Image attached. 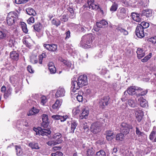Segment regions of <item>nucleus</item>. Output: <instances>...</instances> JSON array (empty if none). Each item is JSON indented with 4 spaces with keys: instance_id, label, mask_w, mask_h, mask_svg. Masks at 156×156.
<instances>
[{
    "instance_id": "79ce46f5",
    "label": "nucleus",
    "mask_w": 156,
    "mask_h": 156,
    "mask_svg": "<svg viewBox=\"0 0 156 156\" xmlns=\"http://www.w3.org/2000/svg\"><path fill=\"white\" fill-rule=\"evenodd\" d=\"M151 53H150L148 55L146 56L143 59L141 60L142 62H147L151 57Z\"/></svg>"
},
{
    "instance_id": "f8f14e48",
    "label": "nucleus",
    "mask_w": 156,
    "mask_h": 156,
    "mask_svg": "<svg viewBox=\"0 0 156 156\" xmlns=\"http://www.w3.org/2000/svg\"><path fill=\"white\" fill-rule=\"evenodd\" d=\"M142 90V89L141 88L135 86H132L129 87L126 91L129 95H133L135 94V90Z\"/></svg>"
},
{
    "instance_id": "4be33fe9",
    "label": "nucleus",
    "mask_w": 156,
    "mask_h": 156,
    "mask_svg": "<svg viewBox=\"0 0 156 156\" xmlns=\"http://www.w3.org/2000/svg\"><path fill=\"white\" fill-rule=\"evenodd\" d=\"M137 57L139 59H141L145 55V52L141 48H138L136 51Z\"/></svg>"
},
{
    "instance_id": "69168bd1",
    "label": "nucleus",
    "mask_w": 156,
    "mask_h": 156,
    "mask_svg": "<svg viewBox=\"0 0 156 156\" xmlns=\"http://www.w3.org/2000/svg\"><path fill=\"white\" fill-rule=\"evenodd\" d=\"M66 37L65 38V39H69L70 37V33L69 30H68L65 33Z\"/></svg>"
},
{
    "instance_id": "774afa93",
    "label": "nucleus",
    "mask_w": 156,
    "mask_h": 156,
    "mask_svg": "<svg viewBox=\"0 0 156 156\" xmlns=\"http://www.w3.org/2000/svg\"><path fill=\"white\" fill-rule=\"evenodd\" d=\"M44 57L43 54L42 55H40L39 57V63L41 64L42 63V60L43 58Z\"/></svg>"
},
{
    "instance_id": "c85d7f7f",
    "label": "nucleus",
    "mask_w": 156,
    "mask_h": 156,
    "mask_svg": "<svg viewBox=\"0 0 156 156\" xmlns=\"http://www.w3.org/2000/svg\"><path fill=\"white\" fill-rule=\"evenodd\" d=\"M98 124L97 123H94L92 124L91 126V131L94 133L97 134L98 133Z\"/></svg>"
},
{
    "instance_id": "5fc2aeb1",
    "label": "nucleus",
    "mask_w": 156,
    "mask_h": 156,
    "mask_svg": "<svg viewBox=\"0 0 156 156\" xmlns=\"http://www.w3.org/2000/svg\"><path fill=\"white\" fill-rule=\"evenodd\" d=\"M127 92L126 91L124 92V94L122 95V97L121 98V100L122 101H124L127 98L126 96H127Z\"/></svg>"
},
{
    "instance_id": "c9c22d12",
    "label": "nucleus",
    "mask_w": 156,
    "mask_h": 156,
    "mask_svg": "<svg viewBox=\"0 0 156 156\" xmlns=\"http://www.w3.org/2000/svg\"><path fill=\"white\" fill-rule=\"evenodd\" d=\"M128 104L129 106L134 108L136 105V101L135 100L131 99L128 100Z\"/></svg>"
},
{
    "instance_id": "6e6552de",
    "label": "nucleus",
    "mask_w": 156,
    "mask_h": 156,
    "mask_svg": "<svg viewBox=\"0 0 156 156\" xmlns=\"http://www.w3.org/2000/svg\"><path fill=\"white\" fill-rule=\"evenodd\" d=\"M135 33L136 36L138 37L142 38L144 37V30L141 26L137 25L136 28Z\"/></svg>"
},
{
    "instance_id": "ddd939ff",
    "label": "nucleus",
    "mask_w": 156,
    "mask_h": 156,
    "mask_svg": "<svg viewBox=\"0 0 156 156\" xmlns=\"http://www.w3.org/2000/svg\"><path fill=\"white\" fill-rule=\"evenodd\" d=\"M89 111L87 108L85 107H83L82 109V112L80 115L81 119H87L89 115Z\"/></svg>"
},
{
    "instance_id": "393cba45",
    "label": "nucleus",
    "mask_w": 156,
    "mask_h": 156,
    "mask_svg": "<svg viewBox=\"0 0 156 156\" xmlns=\"http://www.w3.org/2000/svg\"><path fill=\"white\" fill-rule=\"evenodd\" d=\"M12 89L10 87H8L6 90L4 95V98L7 99L11 94Z\"/></svg>"
},
{
    "instance_id": "dca6fc26",
    "label": "nucleus",
    "mask_w": 156,
    "mask_h": 156,
    "mask_svg": "<svg viewBox=\"0 0 156 156\" xmlns=\"http://www.w3.org/2000/svg\"><path fill=\"white\" fill-rule=\"evenodd\" d=\"M87 6L89 9L96 10L98 9V6L94 3L93 0H88L87 2Z\"/></svg>"
},
{
    "instance_id": "39448f33",
    "label": "nucleus",
    "mask_w": 156,
    "mask_h": 156,
    "mask_svg": "<svg viewBox=\"0 0 156 156\" xmlns=\"http://www.w3.org/2000/svg\"><path fill=\"white\" fill-rule=\"evenodd\" d=\"M133 128L132 125L126 122H122L120 126V131L121 133L126 135L129 133L130 129Z\"/></svg>"
},
{
    "instance_id": "a211bd4d",
    "label": "nucleus",
    "mask_w": 156,
    "mask_h": 156,
    "mask_svg": "<svg viewBox=\"0 0 156 156\" xmlns=\"http://www.w3.org/2000/svg\"><path fill=\"white\" fill-rule=\"evenodd\" d=\"M19 56L18 53L16 51H13L10 53V57L12 59L17 61L19 59Z\"/></svg>"
},
{
    "instance_id": "bf43d9fd",
    "label": "nucleus",
    "mask_w": 156,
    "mask_h": 156,
    "mask_svg": "<svg viewBox=\"0 0 156 156\" xmlns=\"http://www.w3.org/2000/svg\"><path fill=\"white\" fill-rule=\"evenodd\" d=\"M60 115H54L51 116V117L54 120L60 119Z\"/></svg>"
},
{
    "instance_id": "338daca9",
    "label": "nucleus",
    "mask_w": 156,
    "mask_h": 156,
    "mask_svg": "<svg viewBox=\"0 0 156 156\" xmlns=\"http://www.w3.org/2000/svg\"><path fill=\"white\" fill-rule=\"evenodd\" d=\"M23 43L26 44V46L28 47L29 48H30L31 46V44L29 43L27 41H25Z\"/></svg>"
},
{
    "instance_id": "e433bc0d",
    "label": "nucleus",
    "mask_w": 156,
    "mask_h": 156,
    "mask_svg": "<svg viewBox=\"0 0 156 156\" xmlns=\"http://www.w3.org/2000/svg\"><path fill=\"white\" fill-rule=\"evenodd\" d=\"M52 23L53 25L58 27L60 25L61 22L58 19L55 18L52 20Z\"/></svg>"
},
{
    "instance_id": "6ab92c4d",
    "label": "nucleus",
    "mask_w": 156,
    "mask_h": 156,
    "mask_svg": "<svg viewBox=\"0 0 156 156\" xmlns=\"http://www.w3.org/2000/svg\"><path fill=\"white\" fill-rule=\"evenodd\" d=\"M78 125L77 121L75 120H72L71 121L70 129V133H73L74 132L75 129Z\"/></svg>"
},
{
    "instance_id": "864d4df0",
    "label": "nucleus",
    "mask_w": 156,
    "mask_h": 156,
    "mask_svg": "<svg viewBox=\"0 0 156 156\" xmlns=\"http://www.w3.org/2000/svg\"><path fill=\"white\" fill-rule=\"evenodd\" d=\"M68 118V116L67 115H63V116L60 115V119L61 122H63L66 120Z\"/></svg>"
},
{
    "instance_id": "bb28decb",
    "label": "nucleus",
    "mask_w": 156,
    "mask_h": 156,
    "mask_svg": "<svg viewBox=\"0 0 156 156\" xmlns=\"http://www.w3.org/2000/svg\"><path fill=\"white\" fill-rule=\"evenodd\" d=\"M39 112V110L38 109L33 107L28 113L27 115L28 116H30L34 115L35 114Z\"/></svg>"
},
{
    "instance_id": "9b49d317",
    "label": "nucleus",
    "mask_w": 156,
    "mask_h": 156,
    "mask_svg": "<svg viewBox=\"0 0 156 156\" xmlns=\"http://www.w3.org/2000/svg\"><path fill=\"white\" fill-rule=\"evenodd\" d=\"M135 116L138 121L140 122L142 120L144 116V113L141 110L137 108L135 109Z\"/></svg>"
},
{
    "instance_id": "4d7b16f0",
    "label": "nucleus",
    "mask_w": 156,
    "mask_h": 156,
    "mask_svg": "<svg viewBox=\"0 0 156 156\" xmlns=\"http://www.w3.org/2000/svg\"><path fill=\"white\" fill-rule=\"evenodd\" d=\"M136 134L138 135L139 136H143L144 134V133L141 132L139 128L137 127H136Z\"/></svg>"
},
{
    "instance_id": "5701e85b",
    "label": "nucleus",
    "mask_w": 156,
    "mask_h": 156,
    "mask_svg": "<svg viewBox=\"0 0 156 156\" xmlns=\"http://www.w3.org/2000/svg\"><path fill=\"white\" fill-rule=\"evenodd\" d=\"M140 101V105L143 107H146L148 105L147 101L142 97H141L139 98Z\"/></svg>"
},
{
    "instance_id": "4468645a",
    "label": "nucleus",
    "mask_w": 156,
    "mask_h": 156,
    "mask_svg": "<svg viewBox=\"0 0 156 156\" xmlns=\"http://www.w3.org/2000/svg\"><path fill=\"white\" fill-rule=\"evenodd\" d=\"M65 90L64 88L59 87L56 93L55 96L57 98L63 97L65 95Z\"/></svg>"
},
{
    "instance_id": "0eeeda50",
    "label": "nucleus",
    "mask_w": 156,
    "mask_h": 156,
    "mask_svg": "<svg viewBox=\"0 0 156 156\" xmlns=\"http://www.w3.org/2000/svg\"><path fill=\"white\" fill-rule=\"evenodd\" d=\"M62 136V133L59 132H57L53 134L52 137L58 144H59L63 141Z\"/></svg>"
},
{
    "instance_id": "37998d69",
    "label": "nucleus",
    "mask_w": 156,
    "mask_h": 156,
    "mask_svg": "<svg viewBox=\"0 0 156 156\" xmlns=\"http://www.w3.org/2000/svg\"><path fill=\"white\" fill-rule=\"evenodd\" d=\"M118 7V5L117 4L115 3L112 6L110 9V10L111 11H115L117 10Z\"/></svg>"
},
{
    "instance_id": "423d86ee",
    "label": "nucleus",
    "mask_w": 156,
    "mask_h": 156,
    "mask_svg": "<svg viewBox=\"0 0 156 156\" xmlns=\"http://www.w3.org/2000/svg\"><path fill=\"white\" fill-rule=\"evenodd\" d=\"M109 103V98L108 96L104 97L101 98L99 102V107L103 109Z\"/></svg>"
},
{
    "instance_id": "09e8293b",
    "label": "nucleus",
    "mask_w": 156,
    "mask_h": 156,
    "mask_svg": "<svg viewBox=\"0 0 156 156\" xmlns=\"http://www.w3.org/2000/svg\"><path fill=\"white\" fill-rule=\"evenodd\" d=\"M148 41L152 44H155L156 43V37H154L148 39Z\"/></svg>"
},
{
    "instance_id": "2eb2a0df",
    "label": "nucleus",
    "mask_w": 156,
    "mask_h": 156,
    "mask_svg": "<svg viewBox=\"0 0 156 156\" xmlns=\"http://www.w3.org/2000/svg\"><path fill=\"white\" fill-rule=\"evenodd\" d=\"M106 138L109 141H111L114 137L115 135L113 131L107 130L106 131Z\"/></svg>"
},
{
    "instance_id": "f704fd0d",
    "label": "nucleus",
    "mask_w": 156,
    "mask_h": 156,
    "mask_svg": "<svg viewBox=\"0 0 156 156\" xmlns=\"http://www.w3.org/2000/svg\"><path fill=\"white\" fill-rule=\"evenodd\" d=\"M98 13H99V16L101 17H102L105 16L106 14V12L105 10L103 11L101 8L98 6Z\"/></svg>"
},
{
    "instance_id": "13d9d810",
    "label": "nucleus",
    "mask_w": 156,
    "mask_h": 156,
    "mask_svg": "<svg viewBox=\"0 0 156 156\" xmlns=\"http://www.w3.org/2000/svg\"><path fill=\"white\" fill-rule=\"evenodd\" d=\"M6 34L4 32L0 30V39H2L6 36Z\"/></svg>"
},
{
    "instance_id": "6e6d98bb",
    "label": "nucleus",
    "mask_w": 156,
    "mask_h": 156,
    "mask_svg": "<svg viewBox=\"0 0 156 156\" xmlns=\"http://www.w3.org/2000/svg\"><path fill=\"white\" fill-rule=\"evenodd\" d=\"M27 70L30 73H33L34 70L33 69L32 67L30 65H28L27 67Z\"/></svg>"
},
{
    "instance_id": "c03bdc74",
    "label": "nucleus",
    "mask_w": 156,
    "mask_h": 156,
    "mask_svg": "<svg viewBox=\"0 0 156 156\" xmlns=\"http://www.w3.org/2000/svg\"><path fill=\"white\" fill-rule=\"evenodd\" d=\"M47 144L49 146H51L53 145H55L56 144H58L54 140H50L48 141L47 143Z\"/></svg>"
},
{
    "instance_id": "a19ab883",
    "label": "nucleus",
    "mask_w": 156,
    "mask_h": 156,
    "mask_svg": "<svg viewBox=\"0 0 156 156\" xmlns=\"http://www.w3.org/2000/svg\"><path fill=\"white\" fill-rule=\"evenodd\" d=\"M30 61L33 64H35L37 62V60L36 56L35 55H32L30 57Z\"/></svg>"
},
{
    "instance_id": "72a5a7b5",
    "label": "nucleus",
    "mask_w": 156,
    "mask_h": 156,
    "mask_svg": "<svg viewBox=\"0 0 156 156\" xmlns=\"http://www.w3.org/2000/svg\"><path fill=\"white\" fill-rule=\"evenodd\" d=\"M20 25L23 31L25 33H27L28 30L27 28L26 24L24 22H20Z\"/></svg>"
},
{
    "instance_id": "7ed1b4c3",
    "label": "nucleus",
    "mask_w": 156,
    "mask_h": 156,
    "mask_svg": "<svg viewBox=\"0 0 156 156\" xmlns=\"http://www.w3.org/2000/svg\"><path fill=\"white\" fill-rule=\"evenodd\" d=\"M94 39V37L91 34H87L83 35L81 38L80 44V46L84 48H90V44Z\"/></svg>"
},
{
    "instance_id": "49530a36",
    "label": "nucleus",
    "mask_w": 156,
    "mask_h": 156,
    "mask_svg": "<svg viewBox=\"0 0 156 156\" xmlns=\"http://www.w3.org/2000/svg\"><path fill=\"white\" fill-rule=\"evenodd\" d=\"M27 1V0H15V2L17 4H20L26 3Z\"/></svg>"
},
{
    "instance_id": "412c9836",
    "label": "nucleus",
    "mask_w": 156,
    "mask_h": 156,
    "mask_svg": "<svg viewBox=\"0 0 156 156\" xmlns=\"http://www.w3.org/2000/svg\"><path fill=\"white\" fill-rule=\"evenodd\" d=\"M59 60L62 62V64H64V66H66V67L68 68H70L71 67L72 64L70 62L62 58H59Z\"/></svg>"
},
{
    "instance_id": "c756f323",
    "label": "nucleus",
    "mask_w": 156,
    "mask_h": 156,
    "mask_svg": "<svg viewBox=\"0 0 156 156\" xmlns=\"http://www.w3.org/2000/svg\"><path fill=\"white\" fill-rule=\"evenodd\" d=\"M35 31L40 32L42 28V25L40 23H37L33 25Z\"/></svg>"
},
{
    "instance_id": "e2e57ef3",
    "label": "nucleus",
    "mask_w": 156,
    "mask_h": 156,
    "mask_svg": "<svg viewBox=\"0 0 156 156\" xmlns=\"http://www.w3.org/2000/svg\"><path fill=\"white\" fill-rule=\"evenodd\" d=\"M92 31L93 33L98 31V22H96L95 25L94 26L93 29L92 30Z\"/></svg>"
},
{
    "instance_id": "8fccbe9b",
    "label": "nucleus",
    "mask_w": 156,
    "mask_h": 156,
    "mask_svg": "<svg viewBox=\"0 0 156 156\" xmlns=\"http://www.w3.org/2000/svg\"><path fill=\"white\" fill-rule=\"evenodd\" d=\"M60 20L62 21L66 22L68 20V16L65 15H63L61 17Z\"/></svg>"
},
{
    "instance_id": "1a4fd4ad",
    "label": "nucleus",
    "mask_w": 156,
    "mask_h": 156,
    "mask_svg": "<svg viewBox=\"0 0 156 156\" xmlns=\"http://www.w3.org/2000/svg\"><path fill=\"white\" fill-rule=\"evenodd\" d=\"M43 46L48 50L53 52L57 50L58 47L57 44H44L43 45Z\"/></svg>"
},
{
    "instance_id": "20e7f679",
    "label": "nucleus",
    "mask_w": 156,
    "mask_h": 156,
    "mask_svg": "<svg viewBox=\"0 0 156 156\" xmlns=\"http://www.w3.org/2000/svg\"><path fill=\"white\" fill-rule=\"evenodd\" d=\"M18 18V15L17 13L14 12H9L6 18L7 24L9 26L13 25L17 21Z\"/></svg>"
},
{
    "instance_id": "4c0bfd02",
    "label": "nucleus",
    "mask_w": 156,
    "mask_h": 156,
    "mask_svg": "<svg viewBox=\"0 0 156 156\" xmlns=\"http://www.w3.org/2000/svg\"><path fill=\"white\" fill-rule=\"evenodd\" d=\"M154 141L156 142V134H155V132L154 131H152L150 134L149 136V138L151 140H153L154 138Z\"/></svg>"
},
{
    "instance_id": "680f3d73",
    "label": "nucleus",
    "mask_w": 156,
    "mask_h": 156,
    "mask_svg": "<svg viewBox=\"0 0 156 156\" xmlns=\"http://www.w3.org/2000/svg\"><path fill=\"white\" fill-rule=\"evenodd\" d=\"M98 153H99L98 154V156H106V154L105 152L103 151H98Z\"/></svg>"
},
{
    "instance_id": "a18cd8bd",
    "label": "nucleus",
    "mask_w": 156,
    "mask_h": 156,
    "mask_svg": "<svg viewBox=\"0 0 156 156\" xmlns=\"http://www.w3.org/2000/svg\"><path fill=\"white\" fill-rule=\"evenodd\" d=\"M52 156H62V153L59 151H57L55 153H52L51 154Z\"/></svg>"
},
{
    "instance_id": "f03ea898",
    "label": "nucleus",
    "mask_w": 156,
    "mask_h": 156,
    "mask_svg": "<svg viewBox=\"0 0 156 156\" xmlns=\"http://www.w3.org/2000/svg\"><path fill=\"white\" fill-rule=\"evenodd\" d=\"M42 120L43 122L41 124V129L37 131H36V134L42 136L44 135L48 136L50 135L51 133V131L48 127L49 122L48 115L46 114L43 115Z\"/></svg>"
},
{
    "instance_id": "de8ad7c7",
    "label": "nucleus",
    "mask_w": 156,
    "mask_h": 156,
    "mask_svg": "<svg viewBox=\"0 0 156 156\" xmlns=\"http://www.w3.org/2000/svg\"><path fill=\"white\" fill-rule=\"evenodd\" d=\"M27 22L29 24H31L34 22V19L33 17H31L28 19Z\"/></svg>"
},
{
    "instance_id": "7c9ffc66",
    "label": "nucleus",
    "mask_w": 156,
    "mask_h": 156,
    "mask_svg": "<svg viewBox=\"0 0 156 156\" xmlns=\"http://www.w3.org/2000/svg\"><path fill=\"white\" fill-rule=\"evenodd\" d=\"M124 134L123 133H119L116 136L115 139L117 141H122L124 139Z\"/></svg>"
},
{
    "instance_id": "a878e982",
    "label": "nucleus",
    "mask_w": 156,
    "mask_h": 156,
    "mask_svg": "<svg viewBox=\"0 0 156 156\" xmlns=\"http://www.w3.org/2000/svg\"><path fill=\"white\" fill-rule=\"evenodd\" d=\"M108 23L104 20H102L98 22V27L104 28L108 26Z\"/></svg>"
},
{
    "instance_id": "b1692460",
    "label": "nucleus",
    "mask_w": 156,
    "mask_h": 156,
    "mask_svg": "<svg viewBox=\"0 0 156 156\" xmlns=\"http://www.w3.org/2000/svg\"><path fill=\"white\" fill-rule=\"evenodd\" d=\"M62 103V100H57L55 103L52 105V108L54 109H58L60 107Z\"/></svg>"
},
{
    "instance_id": "9d476101",
    "label": "nucleus",
    "mask_w": 156,
    "mask_h": 156,
    "mask_svg": "<svg viewBox=\"0 0 156 156\" xmlns=\"http://www.w3.org/2000/svg\"><path fill=\"white\" fill-rule=\"evenodd\" d=\"M119 11L117 16L119 19H124L127 16V10L126 9L123 7L120 8H119Z\"/></svg>"
},
{
    "instance_id": "3c124183",
    "label": "nucleus",
    "mask_w": 156,
    "mask_h": 156,
    "mask_svg": "<svg viewBox=\"0 0 156 156\" xmlns=\"http://www.w3.org/2000/svg\"><path fill=\"white\" fill-rule=\"evenodd\" d=\"M49 70L51 73L52 74L54 73L56 71V69L54 66H52V67L50 68H48Z\"/></svg>"
},
{
    "instance_id": "ea45409f",
    "label": "nucleus",
    "mask_w": 156,
    "mask_h": 156,
    "mask_svg": "<svg viewBox=\"0 0 156 156\" xmlns=\"http://www.w3.org/2000/svg\"><path fill=\"white\" fill-rule=\"evenodd\" d=\"M138 25H140L142 27L143 29L144 30V29L147 28L149 26V24L147 22H142L141 23V24H138Z\"/></svg>"
},
{
    "instance_id": "603ef678",
    "label": "nucleus",
    "mask_w": 156,
    "mask_h": 156,
    "mask_svg": "<svg viewBox=\"0 0 156 156\" xmlns=\"http://www.w3.org/2000/svg\"><path fill=\"white\" fill-rule=\"evenodd\" d=\"M41 103L43 105H44L45 104L47 101V99L44 96H43L41 97Z\"/></svg>"
},
{
    "instance_id": "0e129e2a",
    "label": "nucleus",
    "mask_w": 156,
    "mask_h": 156,
    "mask_svg": "<svg viewBox=\"0 0 156 156\" xmlns=\"http://www.w3.org/2000/svg\"><path fill=\"white\" fill-rule=\"evenodd\" d=\"M83 128L85 130H88V126H87V123L86 122H84L82 125Z\"/></svg>"
},
{
    "instance_id": "58836bf2",
    "label": "nucleus",
    "mask_w": 156,
    "mask_h": 156,
    "mask_svg": "<svg viewBox=\"0 0 156 156\" xmlns=\"http://www.w3.org/2000/svg\"><path fill=\"white\" fill-rule=\"evenodd\" d=\"M16 154L18 156H20L22 153V151L20 147L18 146H16Z\"/></svg>"
},
{
    "instance_id": "cd10ccee",
    "label": "nucleus",
    "mask_w": 156,
    "mask_h": 156,
    "mask_svg": "<svg viewBox=\"0 0 156 156\" xmlns=\"http://www.w3.org/2000/svg\"><path fill=\"white\" fill-rule=\"evenodd\" d=\"M28 145L32 149H38L40 148L38 146V144L37 143H35L34 142H32L29 143L28 144Z\"/></svg>"
},
{
    "instance_id": "f3484780",
    "label": "nucleus",
    "mask_w": 156,
    "mask_h": 156,
    "mask_svg": "<svg viewBox=\"0 0 156 156\" xmlns=\"http://www.w3.org/2000/svg\"><path fill=\"white\" fill-rule=\"evenodd\" d=\"M152 14V11L151 9H146L145 10L142 11L140 13V16H146L147 17H149L151 16Z\"/></svg>"
},
{
    "instance_id": "473e14b6",
    "label": "nucleus",
    "mask_w": 156,
    "mask_h": 156,
    "mask_svg": "<svg viewBox=\"0 0 156 156\" xmlns=\"http://www.w3.org/2000/svg\"><path fill=\"white\" fill-rule=\"evenodd\" d=\"M94 152L92 148L88 149L87 151V156H97L98 152L96 153V155H94Z\"/></svg>"
},
{
    "instance_id": "f257e3e1",
    "label": "nucleus",
    "mask_w": 156,
    "mask_h": 156,
    "mask_svg": "<svg viewBox=\"0 0 156 156\" xmlns=\"http://www.w3.org/2000/svg\"><path fill=\"white\" fill-rule=\"evenodd\" d=\"M74 80V78L72 79L71 89L73 92H75L76 90H78L80 87L85 86L88 84L87 77L86 75H81L78 77L77 80Z\"/></svg>"
},
{
    "instance_id": "aec40b11",
    "label": "nucleus",
    "mask_w": 156,
    "mask_h": 156,
    "mask_svg": "<svg viewBox=\"0 0 156 156\" xmlns=\"http://www.w3.org/2000/svg\"><path fill=\"white\" fill-rule=\"evenodd\" d=\"M133 20L137 22L141 21V19L140 17V14H138L135 12H132L131 14Z\"/></svg>"
},
{
    "instance_id": "052dcab7",
    "label": "nucleus",
    "mask_w": 156,
    "mask_h": 156,
    "mask_svg": "<svg viewBox=\"0 0 156 156\" xmlns=\"http://www.w3.org/2000/svg\"><path fill=\"white\" fill-rule=\"evenodd\" d=\"M76 99L79 102H82L83 100V97L82 95H77Z\"/></svg>"
},
{
    "instance_id": "2f4dec72",
    "label": "nucleus",
    "mask_w": 156,
    "mask_h": 156,
    "mask_svg": "<svg viewBox=\"0 0 156 156\" xmlns=\"http://www.w3.org/2000/svg\"><path fill=\"white\" fill-rule=\"evenodd\" d=\"M26 11L28 14L30 15L35 16L36 13L35 10L31 8H28L26 9Z\"/></svg>"
}]
</instances>
